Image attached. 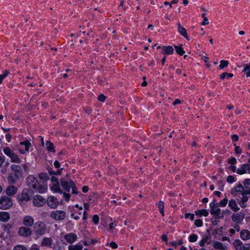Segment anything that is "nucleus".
<instances>
[{
  "label": "nucleus",
  "mask_w": 250,
  "mask_h": 250,
  "mask_svg": "<svg viewBox=\"0 0 250 250\" xmlns=\"http://www.w3.org/2000/svg\"><path fill=\"white\" fill-rule=\"evenodd\" d=\"M250 250V244H245L242 245V247L240 248L239 250Z\"/></svg>",
  "instance_id": "49"
},
{
  "label": "nucleus",
  "mask_w": 250,
  "mask_h": 250,
  "mask_svg": "<svg viewBox=\"0 0 250 250\" xmlns=\"http://www.w3.org/2000/svg\"><path fill=\"white\" fill-rule=\"evenodd\" d=\"M12 172L7 176V181L10 184H15L17 181L22 177L23 171L21 166L12 165L10 166Z\"/></svg>",
  "instance_id": "1"
},
{
  "label": "nucleus",
  "mask_w": 250,
  "mask_h": 250,
  "mask_svg": "<svg viewBox=\"0 0 250 250\" xmlns=\"http://www.w3.org/2000/svg\"><path fill=\"white\" fill-rule=\"evenodd\" d=\"M244 190L241 191V195L250 194V179H246L244 181Z\"/></svg>",
  "instance_id": "15"
},
{
  "label": "nucleus",
  "mask_w": 250,
  "mask_h": 250,
  "mask_svg": "<svg viewBox=\"0 0 250 250\" xmlns=\"http://www.w3.org/2000/svg\"><path fill=\"white\" fill-rule=\"evenodd\" d=\"M47 171L50 175H54L55 174V171L53 169V168L50 167H48L47 168Z\"/></svg>",
  "instance_id": "59"
},
{
  "label": "nucleus",
  "mask_w": 250,
  "mask_h": 250,
  "mask_svg": "<svg viewBox=\"0 0 250 250\" xmlns=\"http://www.w3.org/2000/svg\"><path fill=\"white\" fill-rule=\"evenodd\" d=\"M228 163H229L230 164L234 165L237 162V161H236V159L235 158L232 157V158H230V159H229L228 160Z\"/></svg>",
  "instance_id": "58"
},
{
  "label": "nucleus",
  "mask_w": 250,
  "mask_h": 250,
  "mask_svg": "<svg viewBox=\"0 0 250 250\" xmlns=\"http://www.w3.org/2000/svg\"><path fill=\"white\" fill-rule=\"evenodd\" d=\"M18 191V188L13 185L8 186L6 189V193L9 196L15 195Z\"/></svg>",
  "instance_id": "20"
},
{
  "label": "nucleus",
  "mask_w": 250,
  "mask_h": 250,
  "mask_svg": "<svg viewBox=\"0 0 250 250\" xmlns=\"http://www.w3.org/2000/svg\"><path fill=\"white\" fill-rule=\"evenodd\" d=\"M232 244L236 250H239L242 246V242L239 239L235 240Z\"/></svg>",
  "instance_id": "35"
},
{
  "label": "nucleus",
  "mask_w": 250,
  "mask_h": 250,
  "mask_svg": "<svg viewBox=\"0 0 250 250\" xmlns=\"http://www.w3.org/2000/svg\"><path fill=\"white\" fill-rule=\"evenodd\" d=\"M47 189V188L44 187L42 185H40L39 183L37 185V188H36V190L39 193H43L45 192V190Z\"/></svg>",
  "instance_id": "34"
},
{
  "label": "nucleus",
  "mask_w": 250,
  "mask_h": 250,
  "mask_svg": "<svg viewBox=\"0 0 250 250\" xmlns=\"http://www.w3.org/2000/svg\"><path fill=\"white\" fill-rule=\"evenodd\" d=\"M223 228L222 227H221L220 228H219L218 229H215L214 230V232H213V234H216L217 233L218 234H222V232H223Z\"/></svg>",
  "instance_id": "54"
},
{
  "label": "nucleus",
  "mask_w": 250,
  "mask_h": 250,
  "mask_svg": "<svg viewBox=\"0 0 250 250\" xmlns=\"http://www.w3.org/2000/svg\"><path fill=\"white\" fill-rule=\"evenodd\" d=\"M208 23H209V22H208V18L207 17H205L203 19V21L201 22V25H205L208 24Z\"/></svg>",
  "instance_id": "60"
},
{
  "label": "nucleus",
  "mask_w": 250,
  "mask_h": 250,
  "mask_svg": "<svg viewBox=\"0 0 250 250\" xmlns=\"http://www.w3.org/2000/svg\"><path fill=\"white\" fill-rule=\"evenodd\" d=\"M5 138H6L7 141L9 143L11 142V140L12 138V135L9 133H7L5 135Z\"/></svg>",
  "instance_id": "63"
},
{
  "label": "nucleus",
  "mask_w": 250,
  "mask_h": 250,
  "mask_svg": "<svg viewBox=\"0 0 250 250\" xmlns=\"http://www.w3.org/2000/svg\"><path fill=\"white\" fill-rule=\"evenodd\" d=\"M13 250H28L27 248L21 245H17L15 246Z\"/></svg>",
  "instance_id": "46"
},
{
  "label": "nucleus",
  "mask_w": 250,
  "mask_h": 250,
  "mask_svg": "<svg viewBox=\"0 0 250 250\" xmlns=\"http://www.w3.org/2000/svg\"><path fill=\"white\" fill-rule=\"evenodd\" d=\"M233 76V74L232 73L223 72L220 75V78L221 80H223L225 78H227V79H229V78L232 77Z\"/></svg>",
  "instance_id": "37"
},
{
  "label": "nucleus",
  "mask_w": 250,
  "mask_h": 250,
  "mask_svg": "<svg viewBox=\"0 0 250 250\" xmlns=\"http://www.w3.org/2000/svg\"><path fill=\"white\" fill-rule=\"evenodd\" d=\"M4 153L9 157L14 153L13 151L9 147H5L3 148Z\"/></svg>",
  "instance_id": "38"
},
{
  "label": "nucleus",
  "mask_w": 250,
  "mask_h": 250,
  "mask_svg": "<svg viewBox=\"0 0 250 250\" xmlns=\"http://www.w3.org/2000/svg\"><path fill=\"white\" fill-rule=\"evenodd\" d=\"M231 139L232 142H236L239 140V136L237 134H233L231 136Z\"/></svg>",
  "instance_id": "57"
},
{
  "label": "nucleus",
  "mask_w": 250,
  "mask_h": 250,
  "mask_svg": "<svg viewBox=\"0 0 250 250\" xmlns=\"http://www.w3.org/2000/svg\"><path fill=\"white\" fill-rule=\"evenodd\" d=\"M10 74V72L8 70H5L3 72V74H0V83L2 82V80Z\"/></svg>",
  "instance_id": "42"
},
{
  "label": "nucleus",
  "mask_w": 250,
  "mask_h": 250,
  "mask_svg": "<svg viewBox=\"0 0 250 250\" xmlns=\"http://www.w3.org/2000/svg\"><path fill=\"white\" fill-rule=\"evenodd\" d=\"M9 158L11 159V162L17 163H19L21 162V160L18 155L14 152L9 157Z\"/></svg>",
  "instance_id": "32"
},
{
  "label": "nucleus",
  "mask_w": 250,
  "mask_h": 250,
  "mask_svg": "<svg viewBox=\"0 0 250 250\" xmlns=\"http://www.w3.org/2000/svg\"><path fill=\"white\" fill-rule=\"evenodd\" d=\"M12 228V225L10 224H7L3 226V230L6 232L8 234L10 233V229Z\"/></svg>",
  "instance_id": "43"
},
{
  "label": "nucleus",
  "mask_w": 250,
  "mask_h": 250,
  "mask_svg": "<svg viewBox=\"0 0 250 250\" xmlns=\"http://www.w3.org/2000/svg\"><path fill=\"white\" fill-rule=\"evenodd\" d=\"M10 218V214L7 212H0V221L2 222H7Z\"/></svg>",
  "instance_id": "24"
},
{
  "label": "nucleus",
  "mask_w": 250,
  "mask_h": 250,
  "mask_svg": "<svg viewBox=\"0 0 250 250\" xmlns=\"http://www.w3.org/2000/svg\"><path fill=\"white\" fill-rule=\"evenodd\" d=\"M217 186L218 189L221 191H223L224 184L223 181L219 180L217 182Z\"/></svg>",
  "instance_id": "47"
},
{
  "label": "nucleus",
  "mask_w": 250,
  "mask_h": 250,
  "mask_svg": "<svg viewBox=\"0 0 250 250\" xmlns=\"http://www.w3.org/2000/svg\"><path fill=\"white\" fill-rule=\"evenodd\" d=\"M178 25V31L180 35L183 36L188 41L190 40L189 37L188 36L186 29L181 25L180 22L177 24Z\"/></svg>",
  "instance_id": "18"
},
{
  "label": "nucleus",
  "mask_w": 250,
  "mask_h": 250,
  "mask_svg": "<svg viewBox=\"0 0 250 250\" xmlns=\"http://www.w3.org/2000/svg\"><path fill=\"white\" fill-rule=\"evenodd\" d=\"M26 183L27 185L33 189H36L37 184H39L38 180L33 175H29L26 179Z\"/></svg>",
  "instance_id": "10"
},
{
  "label": "nucleus",
  "mask_w": 250,
  "mask_h": 250,
  "mask_svg": "<svg viewBox=\"0 0 250 250\" xmlns=\"http://www.w3.org/2000/svg\"><path fill=\"white\" fill-rule=\"evenodd\" d=\"M215 200L214 199L213 201L210 203L209 207L210 208V214L213 215V219H220L223 218L224 216L225 213L223 211L221 215V210L218 208L217 203H215Z\"/></svg>",
  "instance_id": "4"
},
{
  "label": "nucleus",
  "mask_w": 250,
  "mask_h": 250,
  "mask_svg": "<svg viewBox=\"0 0 250 250\" xmlns=\"http://www.w3.org/2000/svg\"><path fill=\"white\" fill-rule=\"evenodd\" d=\"M229 206L234 211H237L240 209L234 200H230L229 201Z\"/></svg>",
  "instance_id": "27"
},
{
  "label": "nucleus",
  "mask_w": 250,
  "mask_h": 250,
  "mask_svg": "<svg viewBox=\"0 0 250 250\" xmlns=\"http://www.w3.org/2000/svg\"><path fill=\"white\" fill-rule=\"evenodd\" d=\"M73 181L67 177H63L61 179V186L64 190L62 191L63 197L66 202H68L70 200L71 195L69 193L70 191V188L72 185Z\"/></svg>",
  "instance_id": "2"
},
{
  "label": "nucleus",
  "mask_w": 250,
  "mask_h": 250,
  "mask_svg": "<svg viewBox=\"0 0 250 250\" xmlns=\"http://www.w3.org/2000/svg\"><path fill=\"white\" fill-rule=\"evenodd\" d=\"M245 217V214L240 212L237 213H233L231 216V220L237 224H241Z\"/></svg>",
  "instance_id": "14"
},
{
  "label": "nucleus",
  "mask_w": 250,
  "mask_h": 250,
  "mask_svg": "<svg viewBox=\"0 0 250 250\" xmlns=\"http://www.w3.org/2000/svg\"><path fill=\"white\" fill-rule=\"evenodd\" d=\"M240 237L243 240H248L250 239V231L247 229H242L240 233Z\"/></svg>",
  "instance_id": "22"
},
{
  "label": "nucleus",
  "mask_w": 250,
  "mask_h": 250,
  "mask_svg": "<svg viewBox=\"0 0 250 250\" xmlns=\"http://www.w3.org/2000/svg\"><path fill=\"white\" fill-rule=\"evenodd\" d=\"M211 238V237L210 235L204 234L202 239L199 242V245L202 247H205L206 243H207L208 244L210 243Z\"/></svg>",
  "instance_id": "19"
},
{
  "label": "nucleus",
  "mask_w": 250,
  "mask_h": 250,
  "mask_svg": "<svg viewBox=\"0 0 250 250\" xmlns=\"http://www.w3.org/2000/svg\"><path fill=\"white\" fill-rule=\"evenodd\" d=\"M228 65H229V62L228 61L223 60L220 61L219 68L220 69H222L225 67H228Z\"/></svg>",
  "instance_id": "39"
},
{
  "label": "nucleus",
  "mask_w": 250,
  "mask_h": 250,
  "mask_svg": "<svg viewBox=\"0 0 250 250\" xmlns=\"http://www.w3.org/2000/svg\"><path fill=\"white\" fill-rule=\"evenodd\" d=\"M195 214L201 217L202 216L207 217L208 215V212L206 209H198L194 211Z\"/></svg>",
  "instance_id": "26"
},
{
  "label": "nucleus",
  "mask_w": 250,
  "mask_h": 250,
  "mask_svg": "<svg viewBox=\"0 0 250 250\" xmlns=\"http://www.w3.org/2000/svg\"><path fill=\"white\" fill-rule=\"evenodd\" d=\"M34 230L38 235H43L46 231V225L42 221H38L34 224Z\"/></svg>",
  "instance_id": "6"
},
{
  "label": "nucleus",
  "mask_w": 250,
  "mask_h": 250,
  "mask_svg": "<svg viewBox=\"0 0 250 250\" xmlns=\"http://www.w3.org/2000/svg\"><path fill=\"white\" fill-rule=\"evenodd\" d=\"M46 148L48 151L53 153L55 152V147L52 142L49 141H47L46 142Z\"/></svg>",
  "instance_id": "28"
},
{
  "label": "nucleus",
  "mask_w": 250,
  "mask_h": 250,
  "mask_svg": "<svg viewBox=\"0 0 250 250\" xmlns=\"http://www.w3.org/2000/svg\"><path fill=\"white\" fill-rule=\"evenodd\" d=\"M228 199L227 198H224L220 201L219 203H218V205L220 207H225L228 203Z\"/></svg>",
  "instance_id": "45"
},
{
  "label": "nucleus",
  "mask_w": 250,
  "mask_h": 250,
  "mask_svg": "<svg viewBox=\"0 0 250 250\" xmlns=\"http://www.w3.org/2000/svg\"><path fill=\"white\" fill-rule=\"evenodd\" d=\"M51 181L52 184V186L51 187V190L55 192L62 193V190L60 187L59 179L53 176L51 178Z\"/></svg>",
  "instance_id": "8"
},
{
  "label": "nucleus",
  "mask_w": 250,
  "mask_h": 250,
  "mask_svg": "<svg viewBox=\"0 0 250 250\" xmlns=\"http://www.w3.org/2000/svg\"><path fill=\"white\" fill-rule=\"evenodd\" d=\"M158 208H159V211L160 212V213L161 214V215L163 216H164L165 215V213H164V208H165V207H164V202L162 201H160L158 203Z\"/></svg>",
  "instance_id": "33"
},
{
  "label": "nucleus",
  "mask_w": 250,
  "mask_h": 250,
  "mask_svg": "<svg viewBox=\"0 0 250 250\" xmlns=\"http://www.w3.org/2000/svg\"><path fill=\"white\" fill-rule=\"evenodd\" d=\"M46 203V200L40 195H36L33 198V204L37 207H43Z\"/></svg>",
  "instance_id": "9"
},
{
  "label": "nucleus",
  "mask_w": 250,
  "mask_h": 250,
  "mask_svg": "<svg viewBox=\"0 0 250 250\" xmlns=\"http://www.w3.org/2000/svg\"><path fill=\"white\" fill-rule=\"evenodd\" d=\"M162 49L163 50L162 53L165 55H171L174 53V49L170 45L163 46Z\"/></svg>",
  "instance_id": "21"
},
{
  "label": "nucleus",
  "mask_w": 250,
  "mask_h": 250,
  "mask_svg": "<svg viewBox=\"0 0 250 250\" xmlns=\"http://www.w3.org/2000/svg\"><path fill=\"white\" fill-rule=\"evenodd\" d=\"M194 225L197 227H200L203 226V221L201 219H196L194 222Z\"/></svg>",
  "instance_id": "50"
},
{
  "label": "nucleus",
  "mask_w": 250,
  "mask_h": 250,
  "mask_svg": "<svg viewBox=\"0 0 250 250\" xmlns=\"http://www.w3.org/2000/svg\"><path fill=\"white\" fill-rule=\"evenodd\" d=\"M64 239L70 244H72L77 239V235L74 233H69L65 234L64 236Z\"/></svg>",
  "instance_id": "16"
},
{
  "label": "nucleus",
  "mask_w": 250,
  "mask_h": 250,
  "mask_svg": "<svg viewBox=\"0 0 250 250\" xmlns=\"http://www.w3.org/2000/svg\"><path fill=\"white\" fill-rule=\"evenodd\" d=\"M29 250H40V249L37 244H34L32 245Z\"/></svg>",
  "instance_id": "62"
},
{
  "label": "nucleus",
  "mask_w": 250,
  "mask_h": 250,
  "mask_svg": "<svg viewBox=\"0 0 250 250\" xmlns=\"http://www.w3.org/2000/svg\"><path fill=\"white\" fill-rule=\"evenodd\" d=\"M242 190L241 189H236V188H233L230 190V193L232 195H235L236 192H240L241 193V191Z\"/></svg>",
  "instance_id": "56"
},
{
  "label": "nucleus",
  "mask_w": 250,
  "mask_h": 250,
  "mask_svg": "<svg viewBox=\"0 0 250 250\" xmlns=\"http://www.w3.org/2000/svg\"><path fill=\"white\" fill-rule=\"evenodd\" d=\"M46 204L50 208L55 209L58 207L59 203L57 198L50 196L47 198Z\"/></svg>",
  "instance_id": "11"
},
{
  "label": "nucleus",
  "mask_w": 250,
  "mask_h": 250,
  "mask_svg": "<svg viewBox=\"0 0 250 250\" xmlns=\"http://www.w3.org/2000/svg\"><path fill=\"white\" fill-rule=\"evenodd\" d=\"M83 248L82 244L80 243L76 245H69L68 247V250H82Z\"/></svg>",
  "instance_id": "30"
},
{
  "label": "nucleus",
  "mask_w": 250,
  "mask_h": 250,
  "mask_svg": "<svg viewBox=\"0 0 250 250\" xmlns=\"http://www.w3.org/2000/svg\"><path fill=\"white\" fill-rule=\"evenodd\" d=\"M92 221L95 224H98L99 221V217L98 215L95 214L93 216Z\"/></svg>",
  "instance_id": "52"
},
{
  "label": "nucleus",
  "mask_w": 250,
  "mask_h": 250,
  "mask_svg": "<svg viewBox=\"0 0 250 250\" xmlns=\"http://www.w3.org/2000/svg\"><path fill=\"white\" fill-rule=\"evenodd\" d=\"M106 98V96H105L104 94H101L99 95V96L98 97V100L99 101L104 102Z\"/></svg>",
  "instance_id": "55"
},
{
  "label": "nucleus",
  "mask_w": 250,
  "mask_h": 250,
  "mask_svg": "<svg viewBox=\"0 0 250 250\" xmlns=\"http://www.w3.org/2000/svg\"><path fill=\"white\" fill-rule=\"evenodd\" d=\"M39 178L44 181H48L50 179V177L47 173L42 172L39 174Z\"/></svg>",
  "instance_id": "36"
},
{
  "label": "nucleus",
  "mask_w": 250,
  "mask_h": 250,
  "mask_svg": "<svg viewBox=\"0 0 250 250\" xmlns=\"http://www.w3.org/2000/svg\"><path fill=\"white\" fill-rule=\"evenodd\" d=\"M110 246L114 249H117L118 248L117 244L114 242H111L110 243Z\"/></svg>",
  "instance_id": "64"
},
{
  "label": "nucleus",
  "mask_w": 250,
  "mask_h": 250,
  "mask_svg": "<svg viewBox=\"0 0 250 250\" xmlns=\"http://www.w3.org/2000/svg\"><path fill=\"white\" fill-rule=\"evenodd\" d=\"M72 184V185L71 188H72V193L73 194H76V195H78V194H80V192L78 191L77 188L76 186V184L74 183V182H73Z\"/></svg>",
  "instance_id": "41"
},
{
  "label": "nucleus",
  "mask_w": 250,
  "mask_h": 250,
  "mask_svg": "<svg viewBox=\"0 0 250 250\" xmlns=\"http://www.w3.org/2000/svg\"><path fill=\"white\" fill-rule=\"evenodd\" d=\"M161 240L162 241H164V242H166V243H167V234H163L162 236H161Z\"/></svg>",
  "instance_id": "61"
},
{
  "label": "nucleus",
  "mask_w": 250,
  "mask_h": 250,
  "mask_svg": "<svg viewBox=\"0 0 250 250\" xmlns=\"http://www.w3.org/2000/svg\"><path fill=\"white\" fill-rule=\"evenodd\" d=\"M234 146H235L234 148L235 153L237 154H241L242 152V149L241 148V147L239 146H236V144H234Z\"/></svg>",
  "instance_id": "48"
},
{
  "label": "nucleus",
  "mask_w": 250,
  "mask_h": 250,
  "mask_svg": "<svg viewBox=\"0 0 250 250\" xmlns=\"http://www.w3.org/2000/svg\"><path fill=\"white\" fill-rule=\"evenodd\" d=\"M66 216L65 211L62 210H54L51 212L50 217L56 220L61 221L64 220Z\"/></svg>",
  "instance_id": "7"
},
{
  "label": "nucleus",
  "mask_w": 250,
  "mask_h": 250,
  "mask_svg": "<svg viewBox=\"0 0 250 250\" xmlns=\"http://www.w3.org/2000/svg\"><path fill=\"white\" fill-rule=\"evenodd\" d=\"M197 239H198L197 235L194 233L191 234L188 237L189 241L190 242H192V243L196 242L197 241Z\"/></svg>",
  "instance_id": "44"
},
{
  "label": "nucleus",
  "mask_w": 250,
  "mask_h": 250,
  "mask_svg": "<svg viewBox=\"0 0 250 250\" xmlns=\"http://www.w3.org/2000/svg\"><path fill=\"white\" fill-rule=\"evenodd\" d=\"M246 74L247 77H250V65L246 64L243 70Z\"/></svg>",
  "instance_id": "40"
},
{
  "label": "nucleus",
  "mask_w": 250,
  "mask_h": 250,
  "mask_svg": "<svg viewBox=\"0 0 250 250\" xmlns=\"http://www.w3.org/2000/svg\"><path fill=\"white\" fill-rule=\"evenodd\" d=\"M20 145L21 146H25V151L26 152H28L29 150V148L31 146V144L29 142V141L27 139H25V141L23 142H21L20 143Z\"/></svg>",
  "instance_id": "29"
},
{
  "label": "nucleus",
  "mask_w": 250,
  "mask_h": 250,
  "mask_svg": "<svg viewBox=\"0 0 250 250\" xmlns=\"http://www.w3.org/2000/svg\"><path fill=\"white\" fill-rule=\"evenodd\" d=\"M32 230L28 227H20L18 230V234L21 236L29 237L32 234Z\"/></svg>",
  "instance_id": "12"
},
{
  "label": "nucleus",
  "mask_w": 250,
  "mask_h": 250,
  "mask_svg": "<svg viewBox=\"0 0 250 250\" xmlns=\"http://www.w3.org/2000/svg\"><path fill=\"white\" fill-rule=\"evenodd\" d=\"M188 217L190 218L191 221H193L194 219V215L190 213H186L185 214V219H188Z\"/></svg>",
  "instance_id": "51"
},
{
  "label": "nucleus",
  "mask_w": 250,
  "mask_h": 250,
  "mask_svg": "<svg viewBox=\"0 0 250 250\" xmlns=\"http://www.w3.org/2000/svg\"><path fill=\"white\" fill-rule=\"evenodd\" d=\"M213 247L215 249L220 250H227V247L223 245L221 242L214 241L212 243Z\"/></svg>",
  "instance_id": "23"
},
{
  "label": "nucleus",
  "mask_w": 250,
  "mask_h": 250,
  "mask_svg": "<svg viewBox=\"0 0 250 250\" xmlns=\"http://www.w3.org/2000/svg\"><path fill=\"white\" fill-rule=\"evenodd\" d=\"M33 191L30 188H24L21 194L17 196L18 203L21 205L30 201L33 194Z\"/></svg>",
  "instance_id": "3"
},
{
  "label": "nucleus",
  "mask_w": 250,
  "mask_h": 250,
  "mask_svg": "<svg viewBox=\"0 0 250 250\" xmlns=\"http://www.w3.org/2000/svg\"><path fill=\"white\" fill-rule=\"evenodd\" d=\"M12 199L8 196H2L0 197V209L7 210L13 206Z\"/></svg>",
  "instance_id": "5"
},
{
  "label": "nucleus",
  "mask_w": 250,
  "mask_h": 250,
  "mask_svg": "<svg viewBox=\"0 0 250 250\" xmlns=\"http://www.w3.org/2000/svg\"><path fill=\"white\" fill-rule=\"evenodd\" d=\"M250 174V164L246 163L241 165V167L237 169L236 173L239 175H242L247 172Z\"/></svg>",
  "instance_id": "13"
},
{
  "label": "nucleus",
  "mask_w": 250,
  "mask_h": 250,
  "mask_svg": "<svg viewBox=\"0 0 250 250\" xmlns=\"http://www.w3.org/2000/svg\"><path fill=\"white\" fill-rule=\"evenodd\" d=\"M52 245V239L51 238L44 237L41 245L42 247H50Z\"/></svg>",
  "instance_id": "25"
},
{
  "label": "nucleus",
  "mask_w": 250,
  "mask_h": 250,
  "mask_svg": "<svg viewBox=\"0 0 250 250\" xmlns=\"http://www.w3.org/2000/svg\"><path fill=\"white\" fill-rule=\"evenodd\" d=\"M174 47L177 54L180 56H182L185 54V51L183 48L182 47V45H174Z\"/></svg>",
  "instance_id": "31"
},
{
  "label": "nucleus",
  "mask_w": 250,
  "mask_h": 250,
  "mask_svg": "<svg viewBox=\"0 0 250 250\" xmlns=\"http://www.w3.org/2000/svg\"><path fill=\"white\" fill-rule=\"evenodd\" d=\"M227 181L229 183H232L235 181V178L232 175H229L227 178Z\"/></svg>",
  "instance_id": "53"
},
{
  "label": "nucleus",
  "mask_w": 250,
  "mask_h": 250,
  "mask_svg": "<svg viewBox=\"0 0 250 250\" xmlns=\"http://www.w3.org/2000/svg\"><path fill=\"white\" fill-rule=\"evenodd\" d=\"M34 220L32 216L26 215L23 218L22 223L25 226L29 227L34 225Z\"/></svg>",
  "instance_id": "17"
}]
</instances>
